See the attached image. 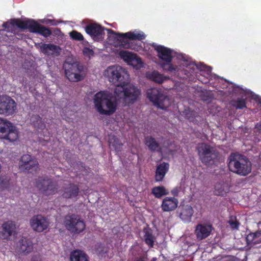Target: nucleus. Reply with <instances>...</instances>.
Instances as JSON below:
<instances>
[{
    "label": "nucleus",
    "instance_id": "41",
    "mask_svg": "<svg viewBox=\"0 0 261 261\" xmlns=\"http://www.w3.org/2000/svg\"><path fill=\"white\" fill-rule=\"evenodd\" d=\"M254 234H253V232L252 233H250L248 235V237L247 238V240H250L251 241H253L255 239L257 238H256V236H254L253 235Z\"/></svg>",
    "mask_w": 261,
    "mask_h": 261
},
{
    "label": "nucleus",
    "instance_id": "10",
    "mask_svg": "<svg viewBox=\"0 0 261 261\" xmlns=\"http://www.w3.org/2000/svg\"><path fill=\"white\" fill-rule=\"evenodd\" d=\"M64 225L66 229L74 233H80L83 232L86 227V224L80 216L71 214L65 216Z\"/></svg>",
    "mask_w": 261,
    "mask_h": 261
},
{
    "label": "nucleus",
    "instance_id": "5",
    "mask_svg": "<svg viewBox=\"0 0 261 261\" xmlns=\"http://www.w3.org/2000/svg\"><path fill=\"white\" fill-rule=\"evenodd\" d=\"M65 74L69 81L73 82L81 81L86 76V67L77 61L66 60L63 64Z\"/></svg>",
    "mask_w": 261,
    "mask_h": 261
},
{
    "label": "nucleus",
    "instance_id": "45",
    "mask_svg": "<svg viewBox=\"0 0 261 261\" xmlns=\"http://www.w3.org/2000/svg\"><path fill=\"white\" fill-rule=\"evenodd\" d=\"M135 261H145L144 256H140L136 258Z\"/></svg>",
    "mask_w": 261,
    "mask_h": 261
},
{
    "label": "nucleus",
    "instance_id": "3",
    "mask_svg": "<svg viewBox=\"0 0 261 261\" xmlns=\"http://www.w3.org/2000/svg\"><path fill=\"white\" fill-rule=\"evenodd\" d=\"M230 171L241 176H246L251 171V164L245 155L238 152L231 153L228 158Z\"/></svg>",
    "mask_w": 261,
    "mask_h": 261
},
{
    "label": "nucleus",
    "instance_id": "25",
    "mask_svg": "<svg viewBox=\"0 0 261 261\" xmlns=\"http://www.w3.org/2000/svg\"><path fill=\"white\" fill-rule=\"evenodd\" d=\"M35 21L31 19L23 21L19 19H12V26H16L21 29H28L30 32L31 30H32Z\"/></svg>",
    "mask_w": 261,
    "mask_h": 261
},
{
    "label": "nucleus",
    "instance_id": "12",
    "mask_svg": "<svg viewBox=\"0 0 261 261\" xmlns=\"http://www.w3.org/2000/svg\"><path fill=\"white\" fill-rule=\"evenodd\" d=\"M16 109L17 104L10 96H0V114L12 115L15 112Z\"/></svg>",
    "mask_w": 261,
    "mask_h": 261
},
{
    "label": "nucleus",
    "instance_id": "9",
    "mask_svg": "<svg viewBox=\"0 0 261 261\" xmlns=\"http://www.w3.org/2000/svg\"><path fill=\"white\" fill-rule=\"evenodd\" d=\"M107 31L110 35H113L114 36V40H116V42L117 44L123 46L124 47L128 45V44H125L124 41L125 39H128L131 40L141 41L144 40L146 37L144 33L142 32H128L125 33H120L115 32L111 29H107Z\"/></svg>",
    "mask_w": 261,
    "mask_h": 261
},
{
    "label": "nucleus",
    "instance_id": "42",
    "mask_svg": "<svg viewBox=\"0 0 261 261\" xmlns=\"http://www.w3.org/2000/svg\"><path fill=\"white\" fill-rule=\"evenodd\" d=\"M157 261H169L168 259L163 254H161L159 255V257L157 258Z\"/></svg>",
    "mask_w": 261,
    "mask_h": 261
},
{
    "label": "nucleus",
    "instance_id": "15",
    "mask_svg": "<svg viewBox=\"0 0 261 261\" xmlns=\"http://www.w3.org/2000/svg\"><path fill=\"white\" fill-rule=\"evenodd\" d=\"M105 28L97 23H91L85 27L86 32L95 41L102 40L105 35Z\"/></svg>",
    "mask_w": 261,
    "mask_h": 261
},
{
    "label": "nucleus",
    "instance_id": "36",
    "mask_svg": "<svg viewBox=\"0 0 261 261\" xmlns=\"http://www.w3.org/2000/svg\"><path fill=\"white\" fill-rule=\"evenodd\" d=\"M95 250L98 254L101 255L105 254L108 252L107 249L101 243H97L95 245Z\"/></svg>",
    "mask_w": 261,
    "mask_h": 261
},
{
    "label": "nucleus",
    "instance_id": "22",
    "mask_svg": "<svg viewBox=\"0 0 261 261\" xmlns=\"http://www.w3.org/2000/svg\"><path fill=\"white\" fill-rule=\"evenodd\" d=\"M178 200L175 197H166L162 201L161 208L164 212L174 211L177 207Z\"/></svg>",
    "mask_w": 261,
    "mask_h": 261
},
{
    "label": "nucleus",
    "instance_id": "40",
    "mask_svg": "<svg viewBox=\"0 0 261 261\" xmlns=\"http://www.w3.org/2000/svg\"><path fill=\"white\" fill-rule=\"evenodd\" d=\"M256 133H261V122H259L255 125V127Z\"/></svg>",
    "mask_w": 261,
    "mask_h": 261
},
{
    "label": "nucleus",
    "instance_id": "34",
    "mask_svg": "<svg viewBox=\"0 0 261 261\" xmlns=\"http://www.w3.org/2000/svg\"><path fill=\"white\" fill-rule=\"evenodd\" d=\"M10 178L8 176L0 177V189L4 190L7 189L10 187Z\"/></svg>",
    "mask_w": 261,
    "mask_h": 261
},
{
    "label": "nucleus",
    "instance_id": "19",
    "mask_svg": "<svg viewBox=\"0 0 261 261\" xmlns=\"http://www.w3.org/2000/svg\"><path fill=\"white\" fill-rule=\"evenodd\" d=\"M80 193L79 187L73 183H69L63 187L62 196L66 199H76Z\"/></svg>",
    "mask_w": 261,
    "mask_h": 261
},
{
    "label": "nucleus",
    "instance_id": "6",
    "mask_svg": "<svg viewBox=\"0 0 261 261\" xmlns=\"http://www.w3.org/2000/svg\"><path fill=\"white\" fill-rule=\"evenodd\" d=\"M36 187L41 193L46 196L57 193L59 189L57 181L48 177H39L36 180Z\"/></svg>",
    "mask_w": 261,
    "mask_h": 261
},
{
    "label": "nucleus",
    "instance_id": "29",
    "mask_svg": "<svg viewBox=\"0 0 261 261\" xmlns=\"http://www.w3.org/2000/svg\"><path fill=\"white\" fill-rule=\"evenodd\" d=\"M71 261H89L88 255L83 251L76 250L70 254Z\"/></svg>",
    "mask_w": 261,
    "mask_h": 261
},
{
    "label": "nucleus",
    "instance_id": "13",
    "mask_svg": "<svg viewBox=\"0 0 261 261\" xmlns=\"http://www.w3.org/2000/svg\"><path fill=\"white\" fill-rule=\"evenodd\" d=\"M30 224L34 231L41 232L48 228L49 222L45 217L41 215H36L30 219Z\"/></svg>",
    "mask_w": 261,
    "mask_h": 261
},
{
    "label": "nucleus",
    "instance_id": "4",
    "mask_svg": "<svg viewBox=\"0 0 261 261\" xmlns=\"http://www.w3.org/2000/svg\"><path fill=\"white\" fill-rule=\"evenodd\" d=\"M196 150L200 161L207 167L214 165L219 160L220 154L218 150L207 143H198Z\"/></svg>",
    "mask_w": 261,
    "mask_h": 261
},
{
    "label": "nucleus",
    "instance_id": "17",
    "mask_svg": "<svg viewBox=\"0 0 261 261\" xmlns=\"http://www.w3.org/2000/svg\"><path fill=\"white\" fill-rule=\"evenodd\" d=\"M213 230L212 225L207 223L198 224L195 229V234L198 240H202L210 236Z\"/></svg>",
    "mask_w": 261,
    "mask_h": 261
},
{
    "label": "nucleus",
    "instance_id": "31",
    "mask_svg": "<svg viewBox=\"0 0 261 261\" xmlns=\"http://www.w3.org/2000/svg\"><path fill=\"white\" fill-rule=\"evenodd\" d=\"M147 77L148 79L159 84L162 83L165 80V77L163 74H160L157 71H153L151 73H147Z\"/></svg>",
    "mask_w": 261,
    "mask_h": 261
},
{
    "label": "nucleus",
    "instance_id": "24",
    "mask_svg": "<svg viewBox=\"0 0 261 261\" xmlns=\"http://www.w3.org/2000/svg\"><path fill=\"white\" fill-rule=\"evenodd\" d=\"M1 232L3 239H8L15 231L16 225L14 222L8 221L3 224Z\"/></svg>",
    "mask_w": 261,
    "mask_h": 261
},
{
    "label": "nucleus",
    "instance_id": "1",
    "mask_svg": "<svg viewBox=\"0 0 261 261\" xmlns=\"http://www.w3.org/2000/svg\"><path fill=\"white\" fill-rule=\"evenodd\" d=\"M103 75L117 87L115 93L118 97L123 98L128 103H133L136 100L140 91L135 86L126 84L128 75L125 68L116 65L110 66L105 70Z\"/></svg>",
    "mask_w": 261,
    "mask_h": 261
},
{
    "label": "nucleus",
    "instance_id": "37",
    "mask_svg": "<svg viewBox=\"0 0 261 261\" xmlns=\"http://www.w3.org/2000/svg\"><path fill=\"white\" fill-rule=\"evenodd\" d=\"M70 36L74 40L83 41L84 40V37L83 35L76 31L74 30L71 31L70 33Z\"/></svg>",
    "mask_w": 261,
    "mask_h": 261
},
{
    "label": "nucleus",
    "instance_id": "30",
    "mask_svg": "<svg viewBox=\"0 0 261 261\" xmlns=\"http://www.w3.org/2000/svg\"><path fill=\"white\" fill-rule=\"evenodd\" d=\"M31 121L34 127L37 129H43L45 124L42 118L38 115H34L31 118Z\"/></svg>",
    "mask_w": 261,
    "mask_h": 261
},
{
    "label": "nucleus",
    "instance_id": "46",
    "mask_svg": "<svg viewBox=\"0 0 261 261\" xmlns=\"http://www.w3.org/2000/svg\"><path fill=\"white\" fill-rule=\"evenodd\" d=\"M151 261H157V258L156 257H153Z\"/></svg>",
    "mask_w": 261,
    "mask_h": 261
},
{
    "label": "nucleus",
    "instance_id": "20",
    "mask_svg": "<svg viewBox=\"0 0 261 261\" xmlns=\"http://www.w3.org/2000/svg\"><path fill=\"white\" fill-rule=\"evenodd\" d=\"M177 213L180 218L185 222H190L194 213L192 207L190 205H184L180 206Z\"/></svg>",
    "mask_w": 261,
    "mask_h": 261
},
{
    "label": "nucleus",
    "instance_id": "8",
    "mask_svg": "<svg viewBox=\"0 0 261 261\" xmlns=\"http://www.w3.org/2000/svg\"><path fill=\"white\" fill-rule=\"evenodd\" d=\"M147 97L154 105L161 109H166L171 104L170 99L160 89L153 88L148 90Z\"/></svg>",
    "mask_w": 261,
    "mask_h": 261
},
{
    "label": "nucleus",
    "instance_id": "2",
    "mask_svg": "<svg viewBox=\"0 0 261 261\" xmlns=\"http://www.w3.org/2000/svg\"><path fill=\"white\" fill-rule=\"evenodd\" d=\"M94 103L100 114L106 115L113 114L118 105L116 97L107 91L97 93L94 95Z\"/></svg>",
    "mask_w": 261,
    "mask_h": 261
},
{
    "label": "nucleus",
    "instance_id": "26",
    "mask_svg": "<svg viewBox=\"0 0 261 261\" xmlns=\"http://www.w3.org/2000/svg\"><path fill=\"white\" fill-rule=\"evenodd\" d=\"M145 143L149 150L152 152H161L162 147L160 144L152 136H146L145 138Z\"/></svg>",
    "mask_w": 261,
    "mask_h": 261
},
{
    "label": "nucleus",
    "instance_id": "7",
    "mask_svg": "<svg viewBox=\"0 0 261 261\" xmlns=\"http://www.w3.org/2000/svg\"><path fill=\"white\" fill-rule=\"evenodd\" d=\"M18 138L16 127L9 121L0 118V139L14 142Z\"/></svg>",
    "mask_w": 261,
    "mask_h": 261
},
{
    "label": "nucleus",
    "instance_id": "14",
    "mask_svg": "<svg viewBox=\"0 0 261 261\" xmlns=\"http://www.w3.org/2000/svg\"><path fill=\"white\" fill-rule=\"evenodd\" d=\"M19 168L24 169L28 172H36L39 169V164L37 161L32 160L31 155L23 154L19 161Z\"/></svg>",
    "mask_w": 261,
    "mask_h": 261
},
{
    "label": "nucleus",
    "instance_id": "43",
    "mask_svg": "<svg viewBox=\"0 0 261 261\" xmlns=\"http://www.w3.org/2000/svg\"><path fill=\"white\" fill-rule=\"evenodd\" d=\"M179 190L177 188H175L171 190V193L174 196H177Z\"/></svg>",
    "mask_w": 261,
    "mask_h": 261
},
{
    "label": "nucleus",
    "instance_id": "39",
    "mask_svg": "<svg viewBox=\"0 0 261 261\" xmlns=\"http://www.w3.org/2000/svg\"><path fill=\"white\" fill-rule=\"evenodd\" d=\"M2 27L5 29H7L8 31L10 30V28H11L12 26V19H11L10 21L9 22V21H7V22H4L3 25H2Z\"/></svg>",
    "mask_w": 261,
    "mask_h": 261
},
{
    "label": "nucleus",
    "instance_id": "32",
    "mask_svg": "<svg viewBox=\"0 0 261 261\" xmlns=\"http://www.w3.org/2000/svg\"><path fill=\"white\" fill-rule=\"evenodd\" d=\"M152 194L157 198H160L164 195L168 194V191L163 186L153 187L151 190Z\"/></svg>",
    "mask_w": 261,
    "mask_h": 261
},
{
    "label": "nucleus",
    "instance_id": "16",
    "mask_svg": "<svg viewBox=\"0 0 261 261\" xmlns=\"http://www.w3.org/2000/svg\"><path fill=\"white\" fill-rule=\"evenodd\" d=\"M33 243L29 239L22 238L17 243L16 252L19 255H27L33 250Z\"/></svg>",
    "mask_w": 261,
    "mask_h": 261
},
{
    "label": "nucleus",
    "instance_id": "28",
    "mask_svg": "<svg viewBox=\"0 0 261 261\" xmlns=\"http://www.w3.org/2000/svg\"><path fill=\"white\" fill-rule=\"evenodd\" d=\"M143 232L144 233V241L146 244L149 248L153 247L155 238L152 234V230L149 227H145Z\"/></svg>",
    "mask_w": 261,
    "mask_h": 261
},
{
    "label": "nucleus",
    "instance_id": "27",
    "mask_svg": "<svg viewBox=\"0 0 261 261\" xmlns=\"http://www.w3.org/2000/svg\"><path fill=\"white\" fill-rule=\"evenodd\" d=\"M31 32L39 34L46 38L51 34V31L49 29L39 24L36 21L34 23V27L32 30H31Z\"/></svg>",
    "mask_w": 261,
    "mask_h": 261
},
{
    "label": "nucleus",
    "instance_id": "21",
    "mask_svg": "<svg viewBox=\"0 0 261 261\" xmlns=\"http://www.w3.org/2000/svg\"><path fill=\"white\" fill-rule=\"evenodd\" d=\"M40 51L45 55H56L60 54L61 48L59 46L52 43H41L39 45Z\"/></svg>",
    "mask_w": 261,
    "mask_h": 261
},
{
    "label": "nucleus",
    "instance_id": "23",
    "mask_svg": "<svg viewBox=\"0 0 261 261\" xmlns=\"http://www.w3.org/2000/svg\"><path fill=\"white\" fill-rule=\"evenodd\" d=\"M169 169V164L163 162L156 166L154 179L156 181H162Z\"/></svg>",
    "mask_w": 261,
    "mask_h": 261
},
{
    "label": "nucleus",
    "instance_id": "44",
    "mask_svg": "<svg viewBox=\"0 0 261 261\" xmlns=\"http://www.w3.org/2000/svg\"><path fill=\"white\" fill-rule=\"evenodd\" d=\"M254 236H256V238H259L261 236V230H258L255 232H253Z\"/></svg>",
    "mask_w": 261,
    "mask_h": 261
},
{
    "label": "nucleus",
    "instance_id": "35",
    "mask_svg": "<svg viewBox=\"0 0 261 261\" xmlns=\"http://www.w3.org/2000/svg\"><path fill=\"white\" fill-rule=\"evenodd\" d=\"M228 223L233 229H238L240 225V222L237 220L236 217L233 216L230 217Z\"/></svg>",
    "mask_w": 261,
    "mask_h": 261
},
{
    "label": "nucleus",
    "instance_id": "11",
    "mask_svg": "<svg viewBox=\"0 0 261 261\" xmlns=\"http://www.w3.org/2000/svg\"><path fill=\"white\" fill-rule=\"evenodd\" d=\"M155 50L158 53V57L165 62L162 64L163 69L171 72L175 71L176 66L171 63L173 58L172 50L162 45L156 46Z\"/></svg>",
    "mask_w": 261,
    "mask_h": 261
},
{
    "label": "nucleus",
    "instance_id": "33",
    "mask_svg": "<svg viewBox=\"0 0 261 261\" xmlns=\"http://www.w3.org/2000/svg\"><path fill=\"white\" fill-rule=\"evenodd\" d=\"M232 105L236 108V109H242L246 108V99L243 98H238L236 100L232 101Z\"/></svg>",
    "mask_w": 261,
    "mask_h": 261
},
{
    "label": "nucleus",
    "instance_id": "18",
    "mask_svg": "<svg viewBox=\"0 0 261 261\" xmlns=\"http://www.w3.org/2000/svg\"><path fill=\"white\" fill-rule=\"evenodd\" d=\"M119 55L121 58L126 62L127 64L133 67L141 65L142 64L141 59L136 54L132 52L122 50L120 51Z\"/></svg>",
    "mask_w": 261,
    "mask_h": 261
},
{
    "label": "nucleus",
    "instance_id": "38",
    "mask_svg": "<svg viewBox=\"0 0 261 261\" xmlns=\"http://www.w3.org/2000/svg\"><path fill=\"white\" fill-rule=\"evenodd\" d=\"M83 53L85 56H88L89 57H90L94 55V51L93 50L88 47H86L84 49Z\"/></svg>",
    "mask_w": 261,
    "mask_h": 261
},
{
    "label": "nucleus",
    "instance_id": "47",
    "mask_svg": "<svg viewBox=\"0 0 261 261\" xmlns=\"http://www.w3.org/2000/svg\"><path fill=\"white\" fill-rule=\"evenodd\" d=\"M216 194L222 195V194H221L220 192H219V193H216Z\"/></svg>",
    "mask_w": 261,
    "mask_h": 261
}]
</instances>
